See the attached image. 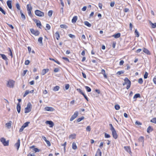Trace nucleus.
<instances>
[{"instance_id":"f257e3e1","label":"nucleus","mask_w":156,"mask_h":156,"mask_svg":"<svg viewBox=\"0 0 156 156\" xmlns=\"http://www.w3.org/2000/svg\"><path fill=\"white\" fill-rule=\"evenodd\" d=\"M31 104L30 102H29L27 105V107L24 109L25 113H27L30 112L31 111Z\"/></svg>"},{"instance_id":"f03ea898","label":"nucleus","mask_w":156,"mask_h":156,"mask_svg":"<svg viewBox=\"0 0 156 156\" xmlns=\"http://www.w3.org/2000/svg\"><path fill=\"white\" fill-rule=\"evenodd\" d=\"M35 14L36 15L39 17H43L44 16V12L38 10H36L35 11Z\"/></svg>"},{"instance_id":"7ed1b4c3","label":"nucleus","mask_w":156,"mask_h":156,"mask_svg":"<svg viewBox=\"0 0 156 156\" xmlns=\"http://www.w3.org/2000/svg\"><path fill=\"white\" fill-rule=\"evenodd\" d=\"M124 81H125L126 84H127V87L126 88L127 89H128L130 87L131 85V82L128 79L127 77H126L124 80Z\"/></svg>"},{"instance_id":"20e7f679","label":"nucleus","mask_w":156,"mask_h":156,"mask_svg":"<svg viewBox=\"0 0 156 156\" xmlns=\"http://www.w3.org/2000/svg\"><path fill=\"white\" fill-rule=\"evenodd\" d=\"M0 141L4 146H7L9 145V141H6L5 138H1L0 139Z\"/></svg>"},{"instance_id":"39448f33","label":"nucleus","mask_w":156,"mask_h":156,"mask_svg":"<svg viewBox=\"0 0 156 156\" xmlns=\"http://www.w3.org/2000/svg\"><path fill=\"white\" fill-rule=\"evenodd\" d=\"M14 81L12 80H9L8 82L7 86L10 88H13L14 86Z\"/></svg>"},{"instance_id":"423d86ee","label":"nucleus","mask_w":156,"mask_h":156,"mask_svg":"<svg viewBox=\"0 0 156 156\" xmlns=\"http://www.w3.org/2000/svg\"><path fill=\"white\" fill-rule=\"evenodd\" d=\"M30 31L31 33L35 36H38L40 34V32L37 30H35L34 29H30Z\"/></svg>"},{"instance_id":"0eeeda50","label":"nucleus","mask_w":156,"mask_h":156,"mask_svg":"<svg viewBox=\"0 0 156 156\" xmlns=\"http://www.w3.org/2000/svg\"><path fill=\"white\" fill-rule=\"evenodd\" d=\"M78 112L77 111H76L71 117L70 121H72L75 119L78 116Z\"/></svg>"},{"instance_id":"6e6552de","label":"nucleus","mask_w":156,"mask_h":156,"mask_svg":"<svg viewBox=\"0 0 156 156\" xmlns=\"http://www.w3.org/2000/svg\"><path fill=\"white\" fill-rule=\"evenodd\" d=\"M111 131L112 133V134L113 137L115 139H116L118 137V136L117 134L116 131H115V129Z\"/></svg>"},{"instance_id":"1a4fd4ad","label":"nucleus","mask_w":156,"mask_h":156,"mask_svg":"<svg viewBox=\"0 0 156 156\" xmlns=\"http://www.w3.org/2000/svg\"><path fill=\"white\" fill-rule=\"evenodd\" d=\"M124 148L125 150L128 153H129L130 154H131L132 153L130 147L129 146H125L124 147Z\"/></svg>"},{"instance_id":"9d476101","label":"nucleus","mask_w":156,"mask_h":156,"mask_svg":"<svg viewBox=\"0 0 156 156\" xmlns=\"http://www.w3.org/2000/svg\"><path fill=\"white\" fill-rule=\"evenodd\" d=\"M45 123L47 124H49L50 127H52L54 126V123L51 121H47Z\"/></svg>"},{"instance_id":"9b49d317","label":"nucleus","mask_w":156,"mask_h":156,"mask_svg":"<svg viewBox=\"0 0 156 156\" xmlns=\"http://www.w3.org/2000/svg\"><path fill=\"white\" fill-rule=\"evenodd\" d=\"M45 110L48 111H53L54 110V109L51 107H46L45 108Z\"/></svg>"},{"instance_id":"f8f14e48","label":"nucleus","mask_w":156,"mask_h":156,"mask_svg":"<svg viewBox=\"0 0 156 156\" xmlns=\"http://www.w3.org/2000/svg\"><path fill=\"white\" fill-rule=\"evenodd\" d=\"M49 71V69H44L42 71L41 73V74L42 75H44L46 73L48 72Z\"/></svg>"},{"instance_id":"ddd939ff","label":"nucleus","mask_w":156,"mask_h":156,"mask_svg":"<svg viewBox=\"0 0 156 156\" xmlns=\"http://www.w3.org/2000/svg\"><path fill=\"white\" fill-rule=\"evenodd\" d=\"M7 4L8 7L10 9L12 8V1L11 0H8L7 2Z\"/></svg>"},{"instance_id":"4468645a","label":"nucleus","mask_w":156,"mask_h":156,"mask_svg":"<svg viewBox=\"0 0 156 156\" xmlns=\"http://www.w3.org/2000/svg\"><path fill=\"white\" fill-rule=\"evenodd\" d=\"M95 156H101V152L100 149H98Z\"/></svg>"},{"instance_id":"2eb2a0df","label":"nucleus","mask_w":156,"mask_h":156,"mask_svg":"<svg viewBox=\"0 0 156 156\" xmlns=\"http://www.w3.org/2000/svg\"><path fill=\"white\" fill-rule=\"evenodd\" d=\"M20 139L18 140L17 142L15 144V146L17 147V150H18L20 147Z\"/></svg>"},{"instance_id":"dca6fc26","label":"nucleus","mask_w":156,"mask_h":156,"mask_svg":"<svg viewBox=\"0 0 156 156\" xmlns=\"http://www.w3.org/2000/svg\"><path fill=\"white\" fill-rule=\"evenodd\" d=\"M16 109L18 113H20L21 110V106L20 104L18 103L16 106Z\"/></svg>"},{"instance_id":"f3484780","label":"nucleus","mask_w":156,"mask_h":156,"mask_svg":"<svg viewBox=\"0 0 156 156\" xmlns=\"http://www.w3.org/2000/svg\"><path fill=\"white\" fill-rule=\"evenodd\" d=\"M12 125V121H9V122L5 124L6 126L8 129L11 128Z\"/></svg>"},{"instance_id":"a211bd4d","label":"nucleus","mask_w":156,"mask_h":156,"mask_svg":"<svg viewBox=\"0 0 156 156\" xmlns=\"http://www.w3.org/2000/svg\"><path fill=\"white\" fill-rule=\"evenodd\" d=\"M120 33H119L113 35L112 37H114L115 38H118L120 37Z\"/></svg>"},{"instance_id":"6ab92c4d","label":"nucleus","mask_w":156,"mask_h":156,"mask_svg":"<svg viewBox=\"0 0 156 156\" xmlns=\"http://www.w3.org/2000/svg\"><path fill=\"white\" fill-rule=\"evenodd\" d=\"M0 55L1 56L2 58L5 60H8V59L6 56L3 54H0Z\"/></svg>"},{"instance_id":"aec40b11","label":"nucleus","mask_w":156,"mask_h":156,"mask_svg":"<svg viewBox=\"0 0 156 156\" xmlns=\"http://www.w3.org/2000/svg\"><path fill=\"white\" fill-rule=\"evenodd\" d=\"M20 13L21 14V17L23 20H25L26 19V17L22 13V11L21 10L20 11Z\"/></svg>"},{"instance_id":"412c9836","label":"nucleus","mask_w":156,"mask_h":156,"mask_svg":"<svg viewBox=\"0 0 156 156\" xmlns=\"http://www.w3.org/2000/svg\"><path fill=\"white\" fill-rule=\"evenodd\" d=\"M77 19V16H75L73 17L72 20V22L73 23H75Z\"/></svg>"},{"instance_id":"4be33fe9","label":"nucleus","mask_w":156,"mask_h":156,"mask_svg":"<svg viewBox=\"0 0 156 156\" xmlns=\"http://www.w3.org/2000/svg\"><path fill=\"white\" fill-rule=\"evenodd\" d=\"M76 134H73L70 135L69 138V139H74L76 138Z\"/></svg>"},{"instance_id":"5701e85b","label":"nucleus","mask_w":156,"mask_h":156,"mask_svg":"<svg viewBox=\"0 0 156 156\" xmlns=\"http://www.w3.org/2000/svg\"><path fill=\"white\" fill-rule=\"evenodd\" d=\"M55 35L56 39L58 40L59 38V34L58 32L57 31L56 32L55 34Z\"/></svg>"},{"instance_id":"b1692460","label":"nucleus","mask_w":156,"mask_h":156,"mask_svg":"<svg viewBox=\"0 0 156 156\" xmlns=\"http://www.w3.org/2000/svg\"><path fill=\"white\" fill-rule=\"evenodd\" d=\"M153 130V129L151 126H149L147 129V132L148 133H150Z\"/></svg>"},{"instance_id":"393cba45","label":"nucleus","mask_w":156,"mask_h":156,"mask_svg":"<svg viewBox=\"0 0 156 156\" xmlns=\"http://www.w3.org/2000/svg\"><path fill=\"white\" fill-rule=\"evenodd\" d=\"M143 51L145 53L149 55L150 54V52L146 48H144L143 49Z\"/></svg>"},{"instance_id":"a878e982","label":"nucleus","mask_w":156,"mask_h":156,"mask_svg":"<svg viewBox=\"0 0 156 156\" xmlns=\"http://www.w3.org/2000/svg\"><path fill=\"white\" fill-rule=\"evenodd\" d=\"M84 24L89 27H90L91 26V25L88 21H85L84 22Z\"/></svg>"},{"instance_id":"bb28decb","label":"nucleus","mask_w":156,"mask_h":156,"mask_svg":"<svg viewBox=\"0 0 156 156\" xmlns=\"http://www.w3.org/2000/svg\"><path fill=\"white\" fill-rule=\"evenodd\" d=\"M59 88L60 87L59 86H56L54 87L53 90L55 91H57L59 90Z\"/></svg>"},{"instance_id":"cd10ccee","label":"nucleus","mask_w":156,"mask_h":156,"mask_svg":"<svg viewBox=\"0 0 156 156\" xmlns=\"http://www.w3.org/2000/svg\"><path fill=\"white\" fill-rule=\"evenodd\" d=\"M27 10H31L32 7L30 4H28L27 6Z\"/></svg>"},{"instance_id":"c85d7f7f","label":"nucleus","mask_w":156,"mask_h":156,"mask_svg":"<svg viewBox=\"0 0 156 156\" xmlns=\"http://www.w3.org/2000/svg\"><path fill=\"white\" fill-rule=\"evenodd\" d=\"M150 23L152 25V28H154L156 27V23H152L151 21H150Z\"/></svg>"},{"instance_id":"c756f323","label":"nucleus","mask_w":156,"mask_h":156,"mask_svg":"<svg viewBox=\"0 0 156 156\" xmlns=\"http://www.w3.org/2000/svg\"><path fill=\"white\" fill-rule=\"evenodd\" d=\"M77 147L76 144L75 142H73L72 144V148L74 150H76L77 149Z\"/></svg>"},{"instance_id":"7c9ffc66","label":"nucleus","mask_w":156,"mask_h":156,"mask_svg":"<svg viewBox=\"0 0 156 156\" xmlns=\"http://www.w3.org/2000/svg\"><path fill=\"white\" fill-rule=\"evenodd\" d=\"M135 34L136 35V37H138L139 36V33L136 29L135 30Z\"/></svg>"},{"instance_id":"2f4dec72","label":"nucleus","mask_w":156,"mask_h":156,"mask_svg":"<svg viewBox=\"0 0 156 156\" xmlns=\"http://www.w3.org/2000/svg\"><path fill=\"white\" fill-rule=\"evenodd\" d=\"M140 95L139 94H136L133 97V99H135L137 98H140Z\"/></svg>"},{"instance_id":"473e14b6","label":"nucleus","mask_w":156,"mask_h":156,"mask_svg":"<svg viewBox=\"0 0 156 156\" xmlns=\"http://www.w3.org/2000/svg\"><path fill=\"white\" fill-rule=\"evenodd\" d=\"M36 25L37 27H39L40 28H41L40 27L41 26V25L40 21H37Z\"/></svg>"},{"instance_id":"72a5a7b5","label":"nucleus","mask_w":156,"mask_h":156,"mask_svg":"<svg viewBox=\"0 0 156 156\" xmlns=\"http://www.w3.org/2000/svg\"><path fill=\"white\" fill-rule=\"evenodd\" d=\"M85 88L88 92H90L91 91V89L88 86H85Z\"/></svg>"},{"instance_id":"f704fd0d","label":"nucleus","mask_w":156,"mask_h":156,"mask_svg":"<svg viewBox=\"0 0 156 156\" xmlns=\"http://www.w3.org/2000/svg\"><path fill=\"white\" fill-rule=\"evenodd\" d=\"M30 123V122H26L23 125V126H24V128H25V127H27V126L28 125V124Z\"/></svg>"},{"instance_id":"c9c22d12","label":"nucleus","mask_w":156,"mask_h":156,"mask_svg":"<svg viewBox=\"0 0 156 156\" xmlns=\"http://www.w3.org/2000/svg\"><path fill=\"white\" fill-rule=\"evenodd\" d=\"M42 40H43V38L42 37H40L39 38L38 41L40 43V44H42Z\"/></svg>"},{"instance_id":"e433bc0d","label":"nucleus","mask_w":156,"mask_h":156,"mask_svg":"<svg viewBox=\"0 0 156 156\" xmlns=\"http://www.w3.org/2000/svg\"><path fill=\"white\" fill-rule=\"evenodd\" d=\"M61 28H62L66 29L67 28V26L65 24H61L60 25Z\"/></svg>"},{"instance_id":"4c0bfd02","label":"nucleus","mask_w":156,"mask_h":156,"mask_svg":"<svg viewBox=\"0 0 156 156\" xmlns=\"http://www.w3.org/2000/svg\"><path fill=\"white\" fill-rule=\"evenodd\" d=\"M29 93H30V91L29 90H26L25 91V93L23 95V97H25Z\"/></svg>"},{"instance_id":"58836bf2","label":"nucleus","mask_w":156,"mask_h":156,"mask_svg":"<svg viewBox=\"0 0 156 156\" xmlns=\"http://www.w3.org/2000/svg\"><path fill=\"white\" fill-rule=\"evenodd\" d=\"M68 36L70 38L73 39H75L76 38L75 36L72 34H68Z\"/></svg>"},{"instance_id":"ea45409f","label":"nucleus","mask_w":156,"mask_h":156,"mask_svg":"<svg viewBox=\"0 0 156 156\" xmlns=\"http://www.w3.org/2000/svg\"><path fill=\"white\" fill-rule=\"evenodd\" d=\"M124 73V71L121 70V71H118L116 73V74L118 75H120L123 74Z\"/></svg>"},{"instance_id":"a19ab883","label":"nucleus","mask_w":156,"mask_h":156,"mask_svg":"<svg viewBox=\"0 0 156 156\" xmlns=\"http://www.w3.org/2000/svg\"><path fill=\"white\" fill-rule=\"evenodd\" d=\"M52 10H50L48 12V15L49 17H51L52 15Z\"/></svg>"},{"instance_id":"79ce46f5","label":"nucleus","mask_w":156,"mask_h":156,"mask_svg":"<svg viewBox=\"0 0 156 156\" xmlns=\"http://www.w3.org/2000/svg\"><path fill=\"white\" fill-rule=\"evenodd\" d=\"M84 117L83 116L81 118H79L77 119V122H80L81 121L83 120L84 119Z\"/></svg>"},{"instance_id":"37998d69","label":"nucleus","mask_w":156,"mask_h":156,"mask_svg":"<svg viewBox=\"0 0 156 156\" xmlns=\"http://www.w3.org/2000/svg\"><path fill=\"white\" fill-rule=\"evenodd\" d=\"M0 11L4 14L5 15L6 12L5 11L2 9V7H0Z\"/></svg>"},{"instance_id":"c03bdc74","label":"nucleus","mask_w":156,"mask_h":156,"mask_svg":"<svg viewBox=\"0 0 156 156\" xmlns=\"http://www.w3.org/2000/svg\"><path fill=\"white\" fill-rule=\"evenodd\" d=\"M144 137L143 136H140L139 138V141L141 142H144Z\"/></svg>"},{"instance_id":"a18cd8bd","label":"nucleus","mask_w":156,"mask_h":156,"mask_svg":"<svg viewBox=\"0 0 156 156\" xmlns=\"http://www.w3.org/2000/svg\"><path fill=\"white\" fill-rule=\"evenodd\" d=\"M151 122H152L156 123V118H153L151 120Z\"/></svg>"},{"instance_id":"49530a36","label":"nucleus","mask_w":156,"mask_h":156,"mask_svg":"<svg viewBox=\"0 0 156 156\" xmlns=\"http://www.w3.org/2000/svg\"><path fill=\"white\" fill-rule=\"evenodd\" d=\"M109 126H110V129L111 131L115 130V128L113 127L112 125V124H110Z\"/></svg>"},{"instance_id":"de8ad7c7","label":"nucleus","mask_w":156,"mask_h":156,"mask_svg":"<svg viewBox=\"0 0 156 156\" xmlns=\"http://www.w3.org/2000/svg\"><path fill=\"white\" fill-rule=\"evenodd\" d=\"M138 82L140 84H142L143 83V79L141 78H140L138 81Z\"/></svg>"},{"instance_id":"09e8293b","label":"nucleus","mask_w":156,"mask_h":156,"mask_svg":"<svg viewBox=\"0 0 156 156\" xmlns=\"http://www.w3.org/2000/svg\"><path fill=\"white\" fill-rule=\"evenodd\" d=\"M148 73L147 72H145L144 76V78L145 79H147V77Z\"/></svg>"},{"instance_id":"8fccbe9b","label":"nucleus","mask_w":156,"mask_h":156,"mask_svg":"<svg viewBox=\"0 0 156 156\" xmlns=\"http://www.w3.org/2000/svg\"><path fill=\"white\" fill-rule=\"evenodd\" d=\"M115 108L116 110H118L119 109L120 107L119 105H115Z\"/></svg>"},{"instance_id":"3c124183","label":"nucleus","mask_w":156,"mask_h":156,"mask_svg":"<svg viewBox=\"0 0 156 156\" xmlns=\"http://www.w3.org/2000/svg\"><path fill=\"white\" fill-rule=\"evenodd\" d=\"M16 7L17 8V9L19 10H20V5L18 3H16Z\"/></svg>"},{"instance_id":"603ef678","label":"nucleus","mask_w":156,"mask_h":156,"mask_svg":"<svg viewBox=\"0 0 156 156\" xmlns=\"http://www.w3.org/2000/svg\"><path fill=\"white\" fill-rule=\"evenodd\" d=\"M86 131L90 132L91 130V128L90 126H87L86 128Z\"/></svg>"},{"instance_id":"864d4df0","label":"nucleus","mask_w":156,"mask_h":156,"mask_svg":"<svg viewBox=\"0 0 156 156\" xmlns=\"http://www.w3.org/2000/svg\"><path fill=\"white\" fill-rule=\"evenodd\" d=\"M105 136L106 138H109L110 137V135L107 133H105Z\"/></svg>"},{"instance_id":"5fc2aeb1","label":"nucleus","mask_w":156,"mask_h":156,"mask_svg":"<svg viewBox=\"0 0 156 156\" xmlns=\"http://www.w3.org/2000/svg\"><path fill=\"white\" fill-rule=\"evenodd\" d=\"M8 49L9 50V51L10 52V55L11 56V57L12 58L13 57L12 54V51L10 48H9Z\"/></svg>"},{"instance_id":"6e6d98bb","label":"nucleus","mask_w":156,"mask_h":156,"mask_svg":"<svg viewBox=\"0 0 156 156\" xmlns=\"http://www.w3.org/2000/svg\"><path fill=\"white\" fill-rule=\"evenodd\" d=\"M46 27L48 30H49L51 28L50 25L48 24H46Z\"/></svg>"},{"instance_id":"4d7b16f0","label":"nucleus","mask_w":156,"mask_h":156,"mask_svg":"<svg viewBox=\"0 0 156 156\" xmlns=\"http://www.w3.org/2000/svg\"><path fill=\"white\" fill-rule=\"evenodd\" d=\"M63 7H62L61 8L60 11V14H61L62 16L63 15Z\"/></svg>"},{"instance_id":"13d9d810","label":"nucleus","mask_w":156,"mask_h":156,"mask_svg":"<svg viewBox=\"0 0 156 156\" xmlns=\"http://www.w3.org/2000/svg\"><path fill=\"white\" fill-rule=\"evenodd\" d=\"M77 90L81 94L83 95L84 93L82 91V90L80 89H77Z\"/></svg>"},{"instance_id":"bf43d9fd","label":"nucleus","mask_w":156,"mask_h":156,"mask_svg":"<svg viewBox=\"0 0 156 156\" xmlns=\"http://www.w3.org/2000/svg\"><path fill=\"white\" fill-rule=\"evenodd\" d=\"M27 12L28 14V15L30 17H31L32 16V14L31 12V10H27Z\"/></svg>"},{"instance_id":"052dcab7","label":"nucleus","mask_w":156,"mask_h":156,"mask_svg":"<svg viewBox=\"0 0 156 156\" xmlns=\"http://www.w3.org/2000/svg\"><path fill=\"white\" fill-rule=\"evenodd\" d=\"M30 61L29 60H27L25 61V64L26 65H27L30 63Z\"/></svg>"},{"instance_id":"680f3d73","label":"nucleus","mask_w":156,"mask_h":156,"mask_svg":"<svg viewBox=\"0 0 156 156\" xmlns=\"http://www.w3.org/2000/svg\"><path fill=\"white\" fill-rule=\"evenodd\" d=\"M69 85L68 84H66L65 85V88L66 90H67L69 89Z\"/></svg>"},{"instance_id":"e2e57ef3","label":"nucleus","mask_w":156,"mask_h":156,"mask_svg":"<svg viewBox=\"0 0 156 156\" xmlns=\"http://www.w3.org/2000/svg\"><path fill=\"white\" fill-rule=\"evenodd\" d=\"M45 142L48 146H51V143L49 141L47 140L45 141Z\"/></svg>"},{"instance_id":"0e129e2a","label":"nucleus","mask_w":156,"mask_h":156,"mask_svg":"<svg viewBox=\"0 0 156 156\" xmlns=\"http://www.w3.org/2000/svg\"><path fill=\"white\" fill-rule=\"evenodd\" d=\"M24 126H22L21 128L20 129V130H19V132H22L23 131V130L24 129Z\"/></svg>"},{"instance_id":"69168bd1","label":"nucleus","mask_w":156,"mask_h":156,"mask_svg":"<svg viewBox=\"0 0 156 156\" xmlns=\"http://www.w3.org/2000/svg\"><path fill=\"white\" fill-rule=\"evenodd\" d=\"M59 69L58 68H56L54 69V71L55 73H57L59 71Z\"/></svg>"},{"instance_id":"338daca9","label":"nucleus","mask_w":156,"mask_h":156,"mask_svg":"<svg viewBox=\"0 0 156 156\" xmlns=\"http://www.w3.org/2000/svg\"><path fill=\"white\" fill-rule=\"evenodd\" d=\"M34 151L35 152H39L40 151V150L37 148H34Z\"/></svg>"},{"instance_id":"774afa93","label":"nucleus","mask_w":156,"mask_h":156,"mask_svg":"<svg viewBox=\"0 0 156 156\" xmlns=\"http://www.w3.org/2000/svg\"><path fill=\"white\" fill-rule=\"evenodd\" d=\"M115 5V2H112L110 4V6L112 7H113Z\"/></svg>"}]
</instances>
